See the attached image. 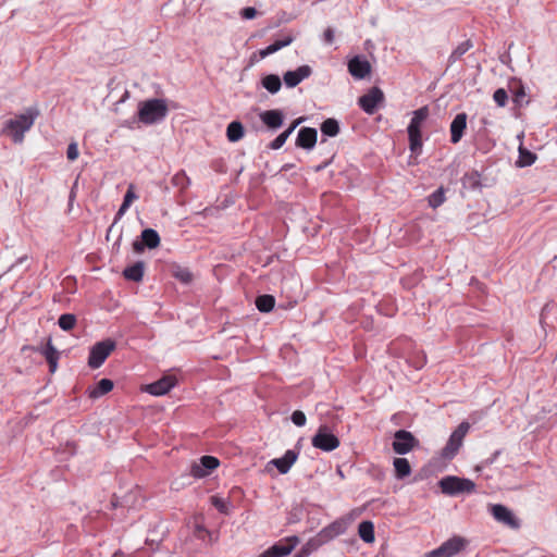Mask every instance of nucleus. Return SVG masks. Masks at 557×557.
Wrapping results in <instances>:
<instances>
[{
	"label": "nucleus",
	"instance_id": "a18cd8bd",
	"mask_svg": "<svg viewBox=\"0 0 557 557\" xmlns=\"http://www.w3.org/2000/svg\"><path fill=\"white\" fill-rule=\"evenodd\" d=\"M293 423L297 426H304L306 424V414L300 410H295L290 417Z\"/></svg>",
	"mask_w": 557,
	"mask_h": 557
},
{
	"label": "nucleus",
	"instance_id": "79ce46f5",
	"mask_svg": "<svg viewBox=\"0 0 557 557\" xmlns=\"http://www.w3.org/2000/svg\"><path fill=\"white\" fill-rule=\"evenodd\" d=\"M211 504L214 508H216L221 513H227L228 512V506L227 503L218 496L211 497Z\"/></svg>",
	"mask_w": 557,
	"mask_h": 557
},
{
	"label": "nucleus",
	"instance_id": "5fc2aeb1",
	"mask_svg": "<svg viewBox=\"0 0 557 557\" xmlns=\"http://www.w3.org/2000/svg\"><path fill=\"white\" fill-rule=\"evenodd\" d=\"M302 120H304L302 117L295 120L292 123V125L286 131L283 132V134H286V137L288 138L292 135V133L295 131V128L302 122Z\"/></svg>",
	"mask_w": 557,
	"mask_h": 557
},
{
	"label": "nucleus",
	"instance_id": "37998d69",
	"mask_svg": "<svg viewBox=\"0 0 557 557\" xmlns=\"http://www.w3.org/2000/svg\"><path fill=\"white\" fill-rule=\"evenodd\" d=\"M470 429V424L466 421L461 422L457 429L451 433L457 440L463 441Z\"/></svg>",
	"mask_w": 557,
	"mask_h": 557
},
{
	"label": "nucleus",
	"instance_id": "4c0bfd02",
	"mask_svg": "<svg viewBox=\"0 0 557 557\" xmlns=\"http://www.w3.org/2000/svg\"><path fill=\"white\" fill-rule=\"evenodd\" d=\"M445 201V190L443 187L437 188L429 196V206L433 209L438 208Z\"/></svg>",
	"mask_w": 557,
	"mask_h": 557
},
{
	"label": "nucleus",
	"instance_id": "9b49d317",
	"mask_svg": "<svg viewBox=\"0 0 557 557\" xmlns=\"http://www.w3.org/2000/svg\"><path fill=\"white\" fill-rule=\"evenodd\" d=\"M494 519L511 529L520 527L519 520L515 517L512 511L502 504H495L490 509Z\"/></svg>",
	"mask_w": 557,
	"mask_h": 557
},
{
	"label": "nucleus",
	"instance_id": "680f3d73",
	"mask_svg": "<svg viewBox=\"0 0 557 557\" xmlns=\"http://www.w3.org/2000/svg\"><path fill=\"white\" fill-rule=\"evenodd\" d=\"M128 95H129V94H128V91L126 90V91L124 92V96L122 97L121 101H124V100L128 97Z\"/></svg>",
	"mask_w": 557,
	"mask_h": 557
},
{
	"label": "nucleus",
	"instance_id": "0eeeda50",
	"mask_svg": "<svg viewBox=\"0 0 557 557\" xmlns=\"http://www.w3.org/2000/svg\"><path fill=\"white\" fill-rule=\"evenodd\" d=\"M418 445L419 441L413 436L411 432L407 430H398L395 432L392 447L396 454L406 455Z\"/></svg>",
	"mask_w": 557,
	"mask_h": 557
},
{
	"label": "nucleus",
	"instance_id": "f3484780",
	"mask_svg": "<svg viewBox=\"0 0 557 557\" xmlns=\"http://www.w3.org/2000/svg\"><path fill=\"white\" fill-rule=\"evenodd\" d=\"M467 113L461 112L458 113L450 123V141L453 144H458L461 140L467 128Z\"/></svg>",
	"mask_w": 557,
	"mask_h": 557
},
{
	"label": "nucleus",
	"instance_id": "7c9ffc66",
	"mask_svg": "<svg viewBox=\"0 0 557 557\" xmlns=\"http://www.w3.org/2000/svg\"><path fill=\"white\" fill-rule=\"evenodd\" d=\"M275 305V298L272 295H260L256 298V307L261 312H270Z\"/></svg>",
	"mask_w": 557,
	"mask_h": 557
},
{
	"label": "nucleus",
	"instance_id": "20e7f679",
	"mask_svg": "<svg viewBox=\"0 0 557 557\" xmlns=\"http://www.w3.org/2000/svg\"><path fill=\"white\" fill-rule=\"evenodd\" d=\"M438 485L442 493L449 496H457L459 494H471L475 491V483L466 478H459L455 475H447L441 479Z\"/></svg>",
	"mask_w": 557,
	"mask_h": 557
},
{
	"label": "nucleus",
	"instance_id": "09e8293b",
	"mask_svg": "<svg viewBox=\"0 0 557 557\" xmlns=\"http://www.w3.org/2000/svg\"><path fill=\"white\" fill-rule=\"evenodd\" d=\"M294 40V37L290 36V35H287V36H284L282 39H277L273 42V45L275 46V48L278 50H281L282 48L284 47H287L289 46Z\"/></svg>",
	"mask_w": 557,
	"mask_h": 557
},
{
	"label": "nucleus",
	"instance_id": "4468645a",
	"mask_svg": "<svg viewBox=\"0 0 557 557\" xmlns=\"http://www.w3.org/2000/svg\"><path fill=\"white\" fill-rule=\"evenodd\" d=\"M140 237V240L133 243L135 252H141L145 248L154 249L160 245V236L153 228H145Z\"/></svg>",
	"mask_w": 557,
	"mask_h": 557
},
{
	"label": "nucleus",
	"instance_id": "6e6552de",
	"mask_svg": "<svg viewBox=\"0 0 557 557\" xmlns=\"http://www.w3.org/2000/svg\"><path fill=\"white\" fill-rule=\"evenodd\" d=\"M299 539L296 535L285 537L264 550L259 557H285L298 545Z\"/></svg>",
	"mask_w": 557,
	"mask_h": 557
},
{
	"label": "nucleus",
	"instance_id": "dca6fc26",
	"mask_svg": "<svg viewBox=\"0 0 557 557\" xmlns=\"http://www.w3.org/2000/svg\"><path fill=\"white\" fill-rule=\"evenodd\" d=\"M318 138V132L312 127H302L299 129L296 146L302 149L311 150L315 144Z\"/></svg>",
	"mask_w": 557,
	"mask_h": 557
},
{
	"label": "nucleus",
	"instance_id": "393cba45",
	"mask_svg": "<svg viewBox=\"0 0 557 557\" xmlns=\"http://www.w3.org/2000/svg\"><path fill=\"white\" fill-rule=\"evenodd\" d=\"M393 466L395 470V476L398 480H403L411 473V466L406 458H395Z\"/></svg>",
	"mask_w": 557,
	"mask_h": 557
},
{
	"label": "nucleus",
	"instance_id": "72a5a7b5",
	"mask_svg": "<svg viewBox=\"0 0 557 557\" xmlns=\"http://www.w3.org/2000/svg\"><path fill=\"white\" fill-rule=\"evenodd\" d=\"M472 41L466 40L460 42L456 49L451 52L449 55L448 62L455 63L457 60H459L466 52H468L472 48Z\"/></svg>",
	"mask_w": 557,
	"mask_h": 557
},
{
	"label": "nucleus",
	"instance_id": "c756f323",
	"mask_svg": "<svg viewBox=\"0 0 557 557\" xmlns=\"http://www.w3.org/2000/svg\"><path fill=\"white\" fill-rule=\"evenodd\" d=\"M261 84L271 94H276L282 87L281 78L275 74L265 75L262 78Z\"/></svg>",
	"mask_w": 557,
	"mask_h": 557
},
{
	"label": "nucleus",
	"instance_id": "b1692460",
	"mask_svg": "<svg viewBox=\"0 0 557 557\" xmlns=\"http://www.w3.org/2000/svg\"><path fill=\"white\" fill-rule=\"evenodd\" d=\"M145 263L143 261H137L133 265L127 267L123 271V275L126 280L133 282H140L144 277Z\"/></svg>",
	"mask_w": 557,
	"mask_h": 557
},
{
	"label": "nucleus",
	"instance_id": "2f4dec72",
	"mask_svg": "<svg viewBox=\"0 0 557 557\" xmlns=\"http://www.w3.org/2000/svg\"><path fill=\"white\" fill-rule=\"evenodd\" d=\"M536 160V154L529 151L528 149L520 147L519 148V158L516 162L517 166L525 168L532 165Z\"/></svg>",
	"mask_w": 557,
	"mask_h": 557
},
{
	"label": "nucleus",
	"instance_id": "f257e3e1",
	"mask_svg": "<svg viewBox=\"0 0 557 557\" xmlns=\"http://www.w3.org/2000/svg\"><path fill=\"white\" fill-rule=\"evenodd\" d=\"M169 113L165 99L152 98L140 101L138 104L137 119L145 125H152L162 122Z\"/></svg>",
	"mask_w": 557,
	"mask_h": 557
},
{
	"label": "nucleus",
	"instance_id": "3c124183",
	"mask_svg": "<svg viewBox=\"0 0 557 557\" xmlns=\"http://www.w3.org/2000/svg\"><path fill=\"white\" fill-rule=\"evenodd\" d=\"M137 195L135 194V186L133 184H129L125 195H124V199L123 201L125 202H128L132 205V202L137 199Z\"/></svg>",
	"mask_w": 557,
	"mask_h": 557
},
{
	"label": "nucleus",
	"instance_id": "5701e85b",
	"mask_svg": "<svg viewBox=\"0 0 557 557\" xmlns=\"http://www.w3.org/2000/svg\"><path fill=\"white\" fill-rule=\"evenodd\" d=\"M113 388V382L109 379H101L94 387L88 389V396L91 399H97L108 394Z\"/></svg>",
	"mask_w": 557,
	"mask_h": 557
},
{
	"label": "nucleus",
	"instance_id": "cd10ccee",
	"mask_svg": "<svg viewBox=\"0 0 557 557\" xmlns=\"http://www.w3.org/2000/svg\"><path fill=\"white\" fill-rule=\"evenodd\" d=\"M358 534L366 543H373L375 540L374 524L369 520L360 522L358 527Z\"/></svg>",
	"mask_w": 557,
	"mask_h": 557
},
{
	"label": "nucleus",
	"instance_id": "4d7b16f0",
	"mask_svg": "<svg viewBox=\"0 0 557 557\" xmlns=\"http://www.w3.org/2000/svg\"><path fill=\"white\" fill-rule=\"evenodd\" d=\"M425 557H445V554H444V549L440 547H437L436 549H433L431 552H429Z\"/></svg>",
	"mask_w": 557,
	"mask_h": 557
},
{
	"label": "nucleus",
	"instance_id": "39448f33",
	"mask_svg": "<svg viewBox=\"0 0 557 557\" xmlns=\"http://www.w3.org/2000/svg\"><path fill=\"white\" fill-rule=\"evenodd\" d=\"M115 342L111 338L96 343L91 348L88 357V366L91 369H98L102 366L109 355L115 349Z\"/></svg>",
	"mask_w": 557,
	"mask_h": 557
},
{
	"label": "nucleus",
	"instance_id": "c85d7f7f",
	"mask_svg": "<svg viewBox=\"0 0 557 557\" xmlns=\"http://www.w3.org/2000/svg\"><path fill=\"white\" fill-rule=\"evenodd\" d=\"M226 136L231 143H236L244 137V126L238 121H233L227 125Z\"/></svg>",
	"mask_w": 557,
	"mask_h": 557
},
{
	"label": "nucleus",
	"instance_id": "9d476101",
	"mask_svg": "<svg viewBox=\"0 0 557 557\" xmlns=\"http://www.w3.org/2000/svg\"><path fill=\"white\" fill-rule=\"evenodd\" d=\"M219 465L220 461L216 457L202 456L197 462L190 466V475L196 479H202L216 469Z\"/></svg>",
	"mask_w": 557,
	"mask_h": 557
},
{
	"label": "nucleus",
	"instance_id": "bb28decb",
	"mask_svg": "<svg viewBox=\"0 0 557 557\" xmlns=\"http://www.w3.org/2000/svg\"><path fill=\"white\" fill-rule=\"evenodd\" d=\"M462 186L468 189H480L482 187L481 184V174L478 171H471L466 173L461 178Z\"/></svg>",
	"mask_w": 557,
	"mask_h": 557
},
{
	"label": "nucleus",
	"instance_id": "1a4fd4ad",
	"mask_svg": "<svg viewBox=\"0 0 557 557\" xmlns=\"http://www.w3.org/2000/svg\"><path fill=\"white\" fill-rule=\"evenodd\" d=\"M384 101V94L379 87H372L367 94L358 99V104L368 114H373L379 104Z\"/></svg>",
	"mask_w": 557,
	"mask_h": 557
},
{
	"label": "nucleus",
	"instance_id": "aec40b11",
	"mask_svg": "<svg viewBox=\"0 0 557 557\" xmlns=\"http://www.w3.org/2000/svg\"><path fill=\"white\" fill-rule=\"evenodd\" d=\"M467 544L468 542L466 539L461 536H453L451 539L445 541L441 545V548L444 549L445 557H453L465 549Z\"/></svg>",
	"mask_w": 557,
	"mask_h": 557
},
{
	"label": "nucleus",
	"instance_id": "49530a36",
	"mask_svg": "<svg viewBox=\"0 0 557 557\" xmlns=\"http://www.w3.org/2000/svg\"><path fill=\"white\" fill-rule=\"evenodd\" d=\"M287 139L288 138L286 137V134L281 133L275 139H273L269 144V148L272 150H277L283 147Z\"/></svg>",
	"mask_w": 557,
	"mask_h": 557
},
{
	"label": "nucleus",
	"instance_id": "c9c22d12",
	"mask_svg": "<svg viewBox=\"0 0 557 557\" xmlns=\"http://www.w3.org/2000/svg\"><path fill=\"white\" fill-rule=\"evenodd\" d=\"M58 324L63 331H71L76 324V317L73 313H63L59 317Z\"/></svg>",
	"mask_w": 557,
	"mask_h": 557
},
{
	"label": "nucleus",
	"instance_id": "e433bc0d",
	"mask_svg": "<svg viewBox=\"0 0 557 557\" xmlns=\"http://www.w3.org/2000/svg\"><path fill=\"white\" fill-rule=\"evenodd\" d=\"M527 94L524 87L519 84L515 89H512V101L517 107H523L529 103V100L525 99Z\"/></svg>",
	"mask_w": 557,
	"mask_h": 557
},
{
	"label": "nucleus",
	"instance_id": "4be33fe9",
	"mask_svg": "<svg viewBox=\"0 0 557 557\" xmlns=\"http://www.w3.org/2000/svg\"><path fill=\"white\" fill-rule=\"evenodd\" d=\"M345 532V524L341 521H335L322 529L319 533V537L323 541V543L331 541L337 535H341Z\"/></svg>",
	"mask_w": 557,
	"mask_h": 557
},
{
	"label": "nucleus",
	"instance_id": "e2e57ef3",
	"mask_svg": "<svg viewBox=\"0 0 557 557\" xmlns=\"http://www.w3.org/2000/svg\"><path fill=\"white\" fill-rule=\"evenodd\" d=\"M25 259H26V257L20 258L17 262H22Z\"/></svg>",
	"mask_w": 557,
	"mask_h": 557
},
{
	"label": "nucleus",
	"instance_id": "f704fd0d",
	"mask_svg": "<svg viewBox=\"0 0 557 557\" xmlns=\"http://www.w3.org/2000/svg\"><path fill=\"white\" fill-rule=\"evenodd\" d=\"M172 275L184 284H189L193 281V274L187 268L175 265L172 270Z\"/></svg>",
	"mask_w": 557,
	"mask_h": 557
},
{
	"label": "nucleus",
	"instance_id": "a211bd4d",
	"mask_svg": "<svg viewBox=\"0 0 557 557\" xmlns=\"http://www.w3.org/2000/svg\"><path fill=\"white\" fill-rule=\"evenodd\" d=\"M259 117L262 123L272 131L280 128L284 123V114L278 109L262 111Z\"/></svg>",
	"mask_w": 557,
	"mask_h": 557
},
{
	"label": "nucleus",
	"instance_id": "603ef678",
	"mask_svg": "<svg viewBox=\"0 0 557 557\" xmlns=\"http://www.w3.org/2000/svg\"><path fill=\"white\" fill-rule=\"evenodd\" d=\"M257 15V10L252 7H246L240 11V16L245 20H251Z\"/></svg>",
	"mask_w": 557,
	"mask_h": 557
},
{
	"label": "nucleus",
	"instance_id": "6ab92c4d",
	"mask_svg": "<svg viewBox=\"0 0 557 557\" xmlns=\"http://www.w3.org/2000/svg\"><path fill=\"white\" fill-rule=\"evenodd\" d=\"M297 458L298 451L288 449L283 457L271 460V463L276 467L280 473L285 474L296 462Z\"/></svg>",
	"mask_w": 557,
	"mask_h": 557
},
{
	"label": "nucleus",
	"instance_id": "c03bdc74",
	"mask_svg": "<svg viewBox=\"0 0 557 557\" xmlns=\"http://www.w3.org/2000/svg\"><path fill=\"white\" fill-rule=\"evenodd\" d=\"M194 535L202 541H205L207 536L211 540L210 531H208L202 524L199 523L195 524Z\"/></svg>",
	"mask_w": 557,
	"mask_h": 557
},
{
	"label": "nucleus",
	"instance_id": "2eb2a0df",
	"mask_svg": "<svg viewBox=\"0 0 557 557\" xmlns=\"http://www.w3.org/2000/svg\"><path fill=\"white\" fill-rule=\"evenodd\" d=\"M312 73V70L309 65H301L295 71H287L283 79L287 87L293 88L296 87L300 82L305 78L309 77Z\"/></svg>",
	"mask_w": 557,
	"mask_h": 557
},
{
	"label": "nucleus",
	"instance_id": "864d4df0",
	"mask_svg": "<svg viewBox=\"0 0 557 557\" xmlns=\"http://www.w3.org/2000/svg\"><path fill=\"white\" fill-rule=\"evenodd\" d=\"M334 29L332 27H327L323 33V40L326 45H332L334 41Z\"/></svg>",
	"mask_w": 557,
	"mask_h": 557
},
{
	"label": "nucleus",
	"instance_id": "ea45409f",
	"mask_svg": "<svg viewBox=\"0 0 557 557\" xmlns=\"http://www.w3.org/2000/svg\"><path fill=\"white\" fill-rule=\"evenodd\" d=\"M493 99L498 107H505L508 101V94L504 88H498L494 91Z\"/></svg>",
	"mask_w": 557,
	"mask_h": 557
},
{
	"label": "nucleus",
	"instance_id": "8fccbe9b",
	"mask_svg": "<svg viewBox=\"0 0 557 557\" xmlns=\"http://www.w3.org/2000/svg\"><path fill=\"white\" fill-rule=\"evenodd\" d=\"M131 203L128 202H125L123 201L119 211L116 212L115 214V218H114V222L113 224L110 226L109 228V232H111V230L113 228V226L115 225V223L125 214V212L127 211V209L129 208Z\"/></svg>",
	"mask_w": 557,
	"mask_h": 557
},
{
	"label": "nucleus",
	"instance_id": "412c9836",
	"mask_svg": "<svg viewBox=\"0 0 557 557\" xmlns=\"http://www.w3.org/2000/svg\"><path fill=\"white\" fill-rule=\"evenodd\" d=\"M40 352L45 356V358L49 364L50 372L51 373L55 372V370L58 368V360L60 357V352L53 346L51 338L48 339L46 347L42 348L40 350Z\"/></svg>",
	"mask_w": 557,
	"mask_h": 557
},
{
	"label": "nucleus",
	"instance_id": "7ed1b4c3",
	"mask_svg": "<svg viewBox=\"0 0 557 557\" xmlns=\"http://www.w3.org/2000/svg\"><path fill=\"white\" fill-rule=\"evenodd\" d=\"M429 116L426 106L413 111V116L408 125L409 148L411 152L418 153L422 149L421 126Z\"/></svg>",
	"mask_w": 557,
	"mask_h": 557
},
{
	"label": "nucleus",
	"instance_id": "423d86ee",
	"mask_svg": "<svg viewBox=\"0 0 557 557\" xmlns=\"http://www.w3.org/2000/svg\"><path fill=\"white\" fill-rule=\"evenodd\" d=\"M312 446L323 451L335 450L339 446V440L331 433L326 425H321L311 440Z\"/></svg>",
	"mask_w": 557,
	"mask_h": 557
},
{
	"label": "nucleus",
	"instance_id": "bf43d9fd",
	"mask_svg": "<svg viewBox=\"0 0 557 557\" xmlns=\"http://www.w3.org/2000/svg\"><path fill=\"white\" fill-rule=\"evenodd\" d=\"M548 309H549V304H546V305L543 307L542 312H541V322H543V320H544V315H545V313L548 311Z\"/></svg>",
	"mask_w": 557,
	"mask_h": 557
},
{
	"label": "nucleus",
	"instance_id": "13d9d810",
	"mask_svg": "<svg viewBox=\"0 0 557 557\" xmlns=\"http://www.w3.org/2000/svg\"><path fill=\"white\" fill-rule=\"evenodd\" d=\"M498 455H499V451H498V450H497V451H495V453L493 454V457H492V458H490V459L484 460V461L482 462V466L478 467V468H476V470H480L482 467H486V466H488V465L493 463V462H494V460L496 459V457H497Z\"/></svg>",
	"mask_w": 557,
	"mask_h": 557
},
{
	"label": "nucleus",
	"instance_id": "052dcab7",
	"mask_svg": "<svg viewBox=\"0 0 557 557\" xmlns=\"http://www.w3.org/2000/svg\"><path fill=\"white\" fill-rule=\"evenodd\" d=\"M330 164V161L324 162L323 164H320L315 168V171H321L325 169Z\"/></svg>",
	"mask_w": 557,
	"mask_h": 557
},
{
	"label": "nucleus",
	"instance_id": "f03ea898",
	"mask_svg": "<svg viewBox=\"0 0 557 557\" xmlns=\"http://www.w3.org/2000/svg\"><path fill=\"white\" fill-rule=\"evenodd\" d=\"M38 115V109L30 107L27 108L24 113L16 115L14 119H11L5 123V129L10 132L14 143L23 141L25 132L34 125Z\"/></svg>",
	"mask_w": 557,
	"mask_h": 557
},
{
	"label": "nucleus",
	"instance_id": "f8f14e48",
	"mask_svg": "<svg viewBox=\"0 0 557 557\" xmlns=\"http://www.w3.org/2000/svg\"><path fill=\"white\" fill-rule=\"evenodd\" d=\"M348 72L356 79H363L371 73V64L363 55H355L348 61Z\"/></svg>",
	"mask_w": 557,
	"mask_h": 557
},
{
	"label": "nucleus",
	"instance_id": "a878e982",
	"mask_svg": "<svg viewBox=\"0 0 557 557\" xmlns=\"http://www.w3.org/2000/svg\"><path fill=\"white\" fill-rule=\"evenodd\" d=\"M462 445V441L457 440L453 434L449 436L448 442L445 447L442 449V457L444 459H453L458 453L459 448Z\"/></svg>",
	"mask_w": 557,
	"mask_h": 557
},
{
	"label": "nucleus",
	"instance_id": "0e129e2a",
	"mask_svg": "<svg viewBox=\"0 0 557 557\" xmlns=\"http://www.w3.org/2000/svg\"><path fill=\"white\" fill-rule=\"evenodd\" d=\"M295 557H301V555H300V554H298V555H296Z\"/></svg>",
	"mask_w": 557,
	"mask_h": 557
},
{
	"label": "nucleus",
	"instance_id": "a19ab883",
	"mask_svg": "<svg viewBox=\"0 0 557 557\" xmlns=\"http://www.w3.org/2000/svg\"><path fill=\"white\" fill-rule=\"evenodd\" d=\"M172 183L180 188H185L189 184V178L184 172L176 173L173 178Z\"/></svg>",
	"mask_w": 557,
	"mask_h": 557
},
{
	"label": "nucleus",
	"instance_id": "ddd939ff",
	"mask_svg": "<svg viewBox=\"0 0 557 557\" xmlns=\"http://www.w3.org/2000/svg\"><path fill=\"white\" fill-rule=\"evenodd\" d=\"M177 383L173 375H163L160 380L146 385L145 391L153 396L168 394Z\"/></svg>",
	"mask_w": 557,
	"mask_h": 557
},
{
	"label": "nucleus",
	"instance_id": "58836bf2",
	"mask_svg": "<svg viewBox=\"0 0 557 557\" xmlns=\"http://www.w3.org/2000/svg\"><path fill=\"white\" fill-rule=\"evenodd\" d=\"M321 544H323V541L318 535L315 539H311L306 545H304L299 554L301 555V557H307L313 550H315Z\"/></svg>",
	"mask_w": 557,
	"mask_h": 557
},
{
	"label": "nucleus",
	"instance_id": "6e6d98bb",
	"mask_svg": "<svg viewBox=\"0 0 557 557\" xmlns=\"http://www.w3.org/2000/svg\"><path fill=\"white\" fill-rule=\"evenodd\" d=\"M277 49L275 48V46L273 45V42L271 45H269L267 48L262 49L260 51V55L261 58H265L274 52H276Z\"/></svg>",
	"mask_w": 557,
	"mask_h": 557
},
{
	"label": "nucleus",
	"instance_id": "473e14b6",
	"mask_svg": "<svg viewBox=\"0 0 557 557\" xmlns=\"http://www.w3.org/2000/svg\"><path fill=\"white\" fill-rule=\"evenodd\" d=\"M321 132L324 136L334 137L339 133V124L335 119H326L321 124Z\"/></svg>",
	"mask_w": 557,
	"mask_h": 557
},
{
	"label": "nucleus",
	"instance_id": "de8ad7c7",
	"mask_svg": "<svg viewBox=\"0 0 557 557\" xmlns=\"http://www.w3.org/2000/svg\"><path fill=\"white\" fill-rule=\"evenodd\" d=\"M78 147H77V144L76 143H71L69 146H67V150H66V157L70 161H74L78 158Z\"/></svg>",
	"mask_w": 557,
	"mask_h": 557
}]
</instances>
